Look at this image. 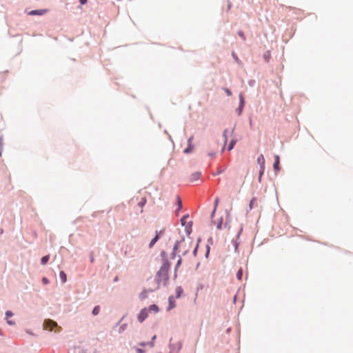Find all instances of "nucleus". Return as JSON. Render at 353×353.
Segmentation results:
<instances>
[{
  "instance_id": "f257e3e1",
  "label": "nucleus",
  "mask_w": 353,
  "mask_h": 353,
  "mask_svg": "<svg viewBox=\"0 0 353 353\" xmlns=\"http://www.w3.org/2000/svg\"><path fill=\"white\" fill-rule=\"evenodd\" d=\"M243 230V224H241L240 228L239 229V230L236 234L235 239H233L232 240V243L234 246V252L237 253V254L239 253V245L241 243V241L239 239H240L241 235L242 234Z\"/></svg>"
},
{
  "instance_id": "f03ea898",
  "label": "nucleus",
  "mask_w": 353,
  "mask_h": 353,
  "mask_svg": "<svg viewBox=\"0 0 353 353\" xmlns=\"http://www.w3.org/2000/svg\"><path fill=\"white\" fill-rule=\"evenodd\" d=\"M239 105L236 108V112L238 116H241L243 114L245 105V100L242 92H240L239 94Z\"/></svg>"
},
{
  "instance_id": "7ed1b4c3",
  "label": "nucleus",
  "mask_w": 353,
  "mask_h": 353,
  "mask_svg": "<svg viewBox=\"0 0 353 353\" xmlns=\"http://www.w3.org/2000/svg\"><path fill=\"white\" fill-rule=\"evenodd\" d=\"M165 230L162 229L161 230H156L155 235L153 236V238L150 240L148 248H152L155 243L161 239V236L164 234Z\"/></svg>"
},
{
  "instance_id": "20e7f679",
  "label": "nucleus",
  "mask_w": 353,
  "mask_h": 353,
  "mask_svg": "<svg viewBox=\"0 0 353 353\" xmlns=\"http://www.w3.org/2000/svg\"><path fill=\"white\" fill-rule=\"evenodd\" d=\"M280 161H281V159H280L279 155L275 154L274 156V163H273V165H272L275 176H276L281 170V167L280 165Z\"/></svg>"
},
{
  "instance_id": "39448f33",
  "label": "nucleus",
  "mask_w": 353,
  "mask_h": 353,
  "mask_svg": "<svg viewBox=\"0 0 353 353\" xmlns=\"http://www.w3.org/2000/svg\"><path fill=\"white\" fill-rule=\"evenodd\" d=\"M160 257L162 266H172L171 261L168 258V253L165 250H161L160 252Z\"/></svg>"
},
{
  "instance_id": "423d86ee",
  "label": "nucleus",
  "mask_w": 353,
  "mask_h": 353,
  "mask_svg": "<svg viewBox=\"0 0 353 353\" xmlns=\"http://www.w3.org/2000/svg\"><path fill=\"white\" fill-rule=\"evenodd\" d=\"M48 9H36V10H32L30 11H28L27 10H25L26 14L29 16H42L47 12H48Z\"/></svg>"
},
{
  "instance_id": "0eeeda50",
  "label": "nucleus",
  "mask_w": 353,
  "mask_h": 353,
  "mask_svg": "<svg viewBox=\"0 0 353 353\" xmlns=\"http://www.w3.org/2000/svg\"><path fill=\"white\" fill-rule=\"evenodd\" d=\"M148 315H149V313H148V310H146V307H143L140 310V312L137 314V321L140 323H142L143 322H144L145 321V319L148 318Z\"/></svg>"
},
{
  "instance_id": "6e6552de",
  "label": "nucleus",
  "mask_w": 353,
  "mask_h": 353,
  "mask_svg": "<svg viewBox=\"0 0 353 353\" xmlns=\"http://www.w3.org/2000/svg\"><path fill=\"white\" fill-rule=\"evenodd\" d=\"M170 269H171V267L161 265L159 270L156 272V274L154 275L155 278L163 279V276L165 274V270L170 271Z\"/></svg>"
},
{
  "instance_id": "1a4fd4ad",
  "label": "nucleus",
  "mask_w": 353,
  "mask_h": 353,
  "mask_svg": "<svg viewBox=\"0 0 353 353\" xmlns=\"http://www.w3.org/2000/svg\"><path fill=\"white\" fill-rule=\"evenodd\" d=\"M176 208L174 210V214L176 216H179L182 208H183V203L181 197L177 195L176 197Z\"/></svg>"
},
{
  "instance_id": "9d476101",
  "label": "nucleus",
  "mask_w": 353,
  "mask_h": 353,
  "mask_svg": "<svg viewBox=\"0 0 353 353\" xmlns=\"http://www.w3.org/2000/svg\"><path fill=\"white\" fill-rule=\"evenodd\" d=\"M168 305L166 307L167 311H170L171 310L175 308L176 306V301L174 300V296L173 295L169 296L168 299Z\"/></svg>"
},
{
  "instance_id": "9b49d317",
  "label": "nucleus",
  "mask_w": 353,
  "mask_h": 353,
  "mask_svg": "<svg viewBox=\"0 0 353 353\" xmlns=\"http://www.w3.org/2000/svg\"><path fill=\"white\" fill-rule=\"evenodd\" d=\"M192 225H193V221H190L187 224L183 225V227H185V232L188 236V238L192 239L190 237V234L192 232Z\"/></svg>"
},
{
  "instance_id": "f8f14e48",
  "label": "nucleus",
  "mask_w": 353,
  "mask_h": 353,
  "mask_svg": "<svg viewBox=\"0 0 353 353\" xmlns=\"http://www.w3.org/2000/svg\"><path fill=\"white\" fill-rule=\"evenodd\" d=\"M146 310L149 312H153L154 314L158 313L160 311V308L158 305L153 303L146 307Z\"/></svg>"
},
{
  "instance_id": "ddd939ff",
  "label": "nucleus",
  "mask_w": 353,
  "mask_h": 353,
  "mask_svg": "<svg viewBox=\"0 0 353 353\" xmlns=\"http://www.w3.org/2000/svg\"><path fill=\"white\" fill-rule=\"evenodd\" d=\"M155 290H152L151 288L150 289H145L144 288L143 290V291L139 294V298L141 299V300H143V299H145L147 297H148V292H154Z\"/></svg>"
},
{
  "instance_id": "4468645a",
  "label": "nucleus",
  "mask_w": 353,
  "mask_h": 353,
  "mask_svg": "<svg viewBox=\"0 0 353 353\" xmlns=\"http://www.w3.org/2000/svg\"><path fill=\"white\" fill-rule=\"evenodd\" d=\"M170 271H166L165 270V275L163 276V287L164 288H166L169 285V281H170Z\"/></svg>"
},
{
  "instance_id": "2eb2a0df",
  "label": "nucleus",
  "mask_w": 353,
  "mask_h": 353,
  "mask_svg": "<svg viewBox=\"0 0 353 353\" xmlns=\"http://www.w3.org/2000/svg\"><path fill=\"white\" fill-rule=\"evenodd\" d=\"M201 176V172L199 171L194 172L190 176V181L194 182L198 181Z\"/></svg>"
},
{
  "instance_id": "dca6fc26",
  "label": "nucleus",
  "mask_w": 353,
  "mask_h": 353,
  "mask_svg": "<svg viewBox=\"0 0 353 353\" xmlns=\"http://www.w3.org/2000/svg\"><path fill=\"white\" fill-rule=\"evenodd\" d=\"M183 288L181 285L177 286L175 289V298L180 299L183 295Z\"/></svg>"
},
{
  "instance_id": "f3484780",
  "label": "nucleus",
  "mask_w": 353,
  "mask_h": 353,
  "mask_svg": "<svg viewBox=\"0 0 353 353\" xmlns=\"http://www.w3.org/2000/svg\"><path fill=\"white\" fill-rule=\"evenodd\" d=\"M194 148V144H187V147L183 150V152L185 154H188L192 152Z\"/></svg>"
},
{
  "instance_id": "a211bd4d",
  "label": "nucleus",
  "mask_w": 353,
  "mask_h": 353,
  "mask_svg": "<svg viewBox=\"0 0 353 353\" xmlns=\"http://www.w3.org/2000/svg\"><path fill=\"white\" fill-rule=\"evenodd\" d=\"M59 279L61 283H65L67 281V274L63 271L61 270L59 272Z\"/></svg>"
},
{
  "instance_id": "6ab92c4d",
  "label": "nucleus",
  "mask_w": 353,
  "mask_h": 353,
  "mask_svg": "<svg viewBox=\"0 0 353 353\" xmlns=\"http://www.w3.org/2000/svg\"><path fill=\"white\" fill-rule=\"evenodd\" d=\"M236 142H237V140H236V139H232L230 141V142H229V143H228V146H227V150H228V151H231V150L234 148V146H235V145H236Z\"/></svg>"
},
{
  "instance_id": "aec40b11",
  "label": "nucleus",
  "mask_w": 353,
  "mask_h": 353,
  "mask_svg": "<svg viewBox=\"0 0 353 353\" xmlns=\"http://www.w3.org/2000/svg\"><path fill=\"white\" fill-rule=\"evenodd\" d=\"M257 163L259 165V167H261L263 165L265 166V160L264 156L261 154L257 157Z\"/></svg>"
},
{
  "instance_id": "412c9836",
  "label": "nucleus",
  "mask_w": 353,
  "mask_h": 353,
  "mask_svg": "<svg viewBox=\"0 0 353 353\" xmlns=\"http://www.w3.org/2000/svg\"><path fill=\"white\" fill-rule=\"evenodd\" d=\"M50 258V254H46V255L43 256L41 258V261H40L41 265H46L48 263Z\"/></svg>"
},
{
  "instance_id": "4be33fe9",
  "label": "nucleus",
  "mask_w": 353,
  "mask_h": 353,
  "mask_svg": "<svg viewBox=\"0 0 353 353\" xmlns=\"http://www.w3.org/2000/svg\"><path fill=\"white\" fill-rule=\"evenodd\" d=\"M189 216H190L189 214H183L181 217L180 223H181V226H183L188 223V221H187V219L189 218Z\"/></svg>"
},
{
  "instance_id": "5701e85b",
  "label": "nucleus",
  "mask_w": 353,
  "mask_h": 353,
  "mask_svg": "<svg viewBox=\"0 0 353 353\" xmlns=\"http://www.w3.org/2000/svg\"><path fill=\"white\" fill-rule=\"evenodd\" d=\"M182 263H183L182 256L178 255V259H177L176 263L174 265V270H179V268L182 265Z\"/></svg>"
},
{
  "instance_id": "b1692460",
  "label": "nucleus",
  "mask_w": 353,
  "mask_h": 353,
  "mask_svg": "<svg viewBox=\"0 0 353 353\" xmlns=\"http://www.w3.org/2000/svg\"><path fill=\"white\" fill-rule=\"evenodd\" d=\"M263 60L266 63H269L270 59L271 58V52H270V50H267L266 52H265L263 53Z\"/></svg>"
},
{
  "instance_id": "393cba45",
  "label": "nucleus",
  "mask_w": 353,
  "mask_h": 353,
  "mask_svg": "<svg viewBox=\"0 0 353 353\" xmlns=\"http://www.w3.org/2000/svg\"><path fill=\"white\" fill-rule=\"evenodd\" d=\"M154 282L157 283V286L154 289L156 290H157L158 289H159L161 286L163 287V280L161 279H156L154 277Z\"/></svg>"
},
{
  "instance_id": "a878e982",
  "label": "nucleus",
  "mask_w": 353,
  "mask_h": 353,
  "mask_svg": "<svg viewBox=\"0 0 353 353\" xmlns=\"http://www.w3.org/2000/svg\"><path fill=\"white\" fill-rule=\"evenodd\" d=\"M100 310H101V307H100V305H95V306L93 307L92 310V314L93 316H97V315H98V314H99Z\"/></svg>"
},
{
  "instance_id": "bb28decb",
  "label": "nucleus",
  "mask_w": 353,
  "mask_h": 353,
  "mask_svg": "<svg viewBox=\"0 0 353 353\" xmlns=\"http://www.w3.org/2000/svg\"><path fill=\"white\" fill-rule=\"evenodd\" d=\"M157 339V335L154 334L152 336L150 341H147V344L150 347H153L154 346L155 340Z\"/></svg>"
},
{
  "instance_id": "cd10ccee",
  "label": "nucleus",
  "mask_w": 353,
  "mask_h": 353,
  "mask_svg": "<svg viewBox=\"0 0 353 353\" xmlns=\"http://www.w3.org/2000/svg\"><path fill=\"white\" fill-rule=\"evenodd\" d=\"M127 327H128V323H126L121 324L120 327H119L118 332L119 334L123 333L126 330Z\"/></svg>"
},
{
  "instance_id": "c85d7f7f",
  "label": "nucleus",
  "mask_w": 353,
  "mask_h": 353,
  "mask_svg": "<svg viewBox=\"0 0 353 353\" xmlns=\"http://www.w3.org/2000/svg\"><path fill=\"white\" fill-rule=\"evenodd\" d=\"M232 58L234 59V60L235 61V62L238 64H240L241 63V60L239 59L237 54L234 52V51H232V54H231Z\"/></svg>"
},
{
  "instance_id": "c756f323",
  "label": "nucleus",
  "mask_w": 353,
  "mask_h": 353,
  "mask_svg": "<svg viewBox=\"0 0 353 353\" xmlns=\"http://www.w3.org/2000/svg\"><path fill=\"white\" fill-rule=\"evenodd\" d=\"M223 216L220 217L216 223V229L221 230L223 228Z\"/></svg>"
},
{
  "instance_id": "7c9ffc66",
  "label": "nucleus",
  "mask_w": 353,
  "mask_h": 353,
  "mask_svg": "<svg viewBox=\"0 0 353 353\" xmlns=\"http://www.w3.org/2000/svg\"><path fill=\"white\" fill-rule=\"evenodd\" d=\"M256 201V198L255 197H252L251 199V200L249 202V204H248V209L247 210V211H250L253 209L254 208V201Z\"/></svg>"
},
{
  "instance_id": "2f4dec72",
  "label": "nucleus",
  "mask_w": 353,
  "mask_h": 353,
  "mask_svg": "<svg viewBox=\"0 0 353 353\" xmlns=\"http://www.w3.org/2000/svg\"><path fill=\"white\" fill-rule=\"evenodd\" d=\"M243 269L241 268L236 274V277L238 280L241 281L243 278Z\"/></svg>"
},
{
  "instance_id": "473e14b6",
  "label": "nucleus",
  "mask_w": 353,
  "mask_h": 353,
  "mask_svg": "<svg viewBox=\"0 0 353 353\" xmlns=\"http://www.w3.org/2000/svg\"><path fill=\"white\" fill-rule=\"evenodd\" d=\"M147 203V199L145 197L141 198V201L138 203V205L141 208H143L145 205Z\"/></svg>"
},
{
  "instance_id": "72a5a7b5",
  "label": "nucleus",
  "mask_w": 353,
  "mask_h": 353,
  "mask_svg": "<svg viewBox=\"0 0 353 353\" xmlns=\"http://www.w3.org/2000/svg\"><path fill=\"white\" fill-rule=\"evenodd\" d=\"M180 245H180V242L176 241L174 244V245H173V247H172V250L174 252H178L179 250Z\"/></svg>"
},
{
  "instance_id": "f704fd0d",
  "label": "nucleus",
  "mask_w": 353,
  "mask_h": 353,
  "mask_svg": "<svg viewBox=\"0 0 353 353\" xmlns=\"http://www.w3.org/2000/svg\"><path fill=\"white\" fill-rule=\"evenodd\" d=\"M223 141H224V143L225 144L228 141V129H225L223 132Z\"/></svg>"
},
{
  "instance_id": "c9c22d12",
  "label": "nucleus",
  "mask_w": 353,
  "mask_h": 353,
  "mask_svg": "<svg viewBox=\"0 0 353 353\" xmlns=\"http://www.w3.org/2000/svg\"><path fill=\"white\" fill-rule=\"evenodd\" d=\"M5 315H6V320H8L10 318H11L12 316H13L14 313L11 310H6L5 312Z\"/></svg>"
},
{
  "instance_id": "e433bc0d",
  "label": "nucleus",
  "mask_w": 353,
  "mask_h": 353,
  "mask_svg": "<svg viewBox=\"0 0 353 353\" xmlns=\"http://www.w3.org/2000/svg\"><path fill=\"white\" fill-rule=\"evenodd\" d=\"M132 349L136 351L137 353H145V350L143 348L138 347L135 345L132 347Z\"/></svg>"
},
{
  "instance_id": "4c0bfd02",
  "label": "nucleus",
  "mask_w": 353,
  "mask_h": 353,
  "mask_svg": "<svg viewBox=\"0 0 353 353\" xmlns=\"http://www.w3.org/2000/svg\"><path fill=\"white\" fill-rule=\"evenodd\" d=\"M172 340V339L171 338L170 340L168 347H169L170 352L173 353L175 351V344L171 343Z\"/></svg>"
},
{
  "instance_id": "58836bf2",
  "label": "nucleus",
  "mask_w": 353,
  "mask_h": 353,
  "mask_svg": "<svg viewBox=\"0 0 353 353\" xmlns=\"http://www.w3.org/2000/svg\"><path fill=\"white\" fill-rule=\"evenodd\" d=\"M199 246L198 245V243H196L194 248L192 250V255L196 257L198 254Z\"/></svg>"
},
{
  "instance_id": "ea45409f",
  "label": "nucleus",
  "mask_w": 353,
  "mask_h": 353,
  "mask_svg": "<svg viewBox=\"0 0 353 353\" xmlns=\"http://www.w3.org/2000/svg\"><path fill=\"white\" fill-rule=\"evenodd\" d=\"M225 171V169L219 168L215 172H213L212 174L214 176H218L222 174Z\"/></svg>"
},
{
  "instance_id": "a19ab883",
  "label": "nucleus",
  "mask_w": 353,
  "mask_h": 353,
  "mask_svg": "<svg viewBox=\"0 0 353 353\" xmlns=\"http://www.w3.org/2000/svg\"><path fill=\"white\" fill-rule=\"evenodd\" d=\"M178 255L179 254H177V252H174L172 250L171 253L170 254V259L174 260L176 257L178 258Z\"/></svg>"
},
{
  "instance_id": "79ce46f5",
  "label": "nucleus",
  "mask_w": 353,
  "mask_h": 353,
  "mask_svg": "<svg viewBox=\"0 0 353 353\" xmlns=\"http://www.w3.org/2000/svg\"><path fill=\"white\" fill-rule=\"evenodd\" d=\"M237 34L243 40L245 41L246 39L245 38V33L243 30H239L238 32H237Z\"/></svg>"
},
{
  "instance_id": "37998d69",
  "label": "nucleus",
  "mask_w": 353,
  "mask_h": 353,
  "mask_svg": "<svg viewBox=\"0 0 353 353\" xmlns=\"http://www.w3.org/2000/svg\"><path fill=\"white\" fill-rule=\"evenodd\" d=\"M222 90H224V92H225V94H226V95L228 97L232 96V91H231V90L230 88H223Z\"/></svg>"
},
{
  "instance_id": "c03bdc74",
  "label": "nucleus",
  "mask_w": 353,
  "mask_h": 353,
  "mask_svg": "<svg viewBox=\"0 0 353 353\" xmlns=\"http://www.w3.org/2000/svg\"><path fill=\"white\" fill-rule=\"evenodd\" d=\"M219 201H220V199L218 196H216L215 199H214V208H215V209H217V207H218V205L219 203Z\"/></svg>"
},
{
  "instance_id": "a18cd8bd",
  "label": "nucleus",
  "mask_w": 353,
  "mask_h": 353,
  "mask_svg": "<svg viewBox=\"0 0 353 353\" xmlns=\"http://www.w3.org/2000/svg\"><path fill=\"white\" fill-rule=\"evenodd\" d=\"M41 282L43 285H48L50 283V280L47 277L43 276L41 279Z\"/></svg>"
},
{
  "instance_id": "49530a36",
  "label": "nucleus",
  "mask_w": 353,
  "mask_h": 353,
  "mask_svg": "<svg viewBox=\"0 0 353 353\" xmlns=\"http://www.w3.org/2000/svg\"><path fill=\"white\" fill-rule=\"evenodd\" d=\"M214 243V240H213V238L212 236H210L208 240H207V243L206 245H212Z\"/></svg>"
},
{
  "instance_id": "de8ad7c7",
  "label": "nucleus",
  "mask_w": 353,
  "mask_h": 353,
  "mask_svg": "<svg viewBox=\"0 0 353 353\" xmlns=\"http://www.w3.org/2000/svg\"><path fill=\"white\" fill-rule=\"evenodd\" d=\"M265 166H263V165L261 167H260L259 174L263 176V174L265 173Z\"/></svg>"
},
{
  "instance_id": "09e8293b",
  "label": "nucleus",
  "mask_w": 353,
  "mask_h": 353,
  "mask_svg": "<svg viewBox=\"0 0 353 353\" xmlns=\"http://www.w3.org/2000/svg\"><path fill=\"white\" fill-rule=\"evenodd\" d=\"M2 140H3V136H1L0 137V157H1L2 152H3V143H2Z\"/></svg>"
},
{
  "instance_id": "8fccbe9b",
  "label": "nucleus",
  "mask_w": 353,
  "mask_h": 353,
  "mask_svg": "<svg viewBox=\"0 0 353 353\" xmlns=\"http://www.w3.org/2000/svg\"><path fill=\"white\" fill-rule=\"evenodd\" d=\"M255 83H256V81L254 79H250L248 81V85L250 86V87H254L255 85Z\"/></svg>"
},
{
  "instance_id": "3c124183",
  "label": "nucleus",
  "mask_w": 353,
  "mask_h": 353,
  "mask_svg": "<svg viewBox=\"0 0 353 353\" xmlns=\"http://www.w3.org/2000/svg\"><path fill=\"white\" fill-rule=\"evenodd\" d=\"M6 323L9 325H14L16 324V322L14 321V320H11V319H8V320H6Z\"/></svg>"
},
{
  "instance_id": "603ef678",
  "label": "nucleus",
  "mask_w": 353,
  "mask_h": 353,
  "mask_svg": "<svg viewBox=\"0 0 353 353\" xmlns=\"http://www.w3.org/2000/svg\"><path fill=\"white\" fill-rule=\"evenodd\" d=\"M178 277V270H174L172 279L175 281Z\"/></svg>"
},
{
  "instance_id": "864d4df0",
  "label": "nucleus",
  "mask_w": 353,
  "mask_h": 353,
  "mask_svg": "<svg viewBox=\"0 0 353 353\" xmlns=\"http://www.w3.org/2000/svg\"><path fill=\"white\" fill-rule=\"evenodd\" d=\"M203 288V285L201 283H198L197 284V287H196V291H199L200 290H202Z\"/></svg>"
},
{
  "instance_id": "5fc2aeb1",
  "label": "nucleus",
  "mask_w": 353,
  "mask_h": 353,
  "mask_svg": "<svg viewBox=\"0 0 353 353\" xmlns=\"http://www.w3.org/2000/svg\"><path fill=\"white\" fill-rule=\"evenodd\" d=\"M232 221L230 214H226L225 216V221L228 223H230Z\"/></svg>"
},
{
  "instance_id": "6e6d98bb",
  "label": "nucleus",
  "mask_w": 353,
  "mask_h": 353,
  "mask_svg": "<svg viewBox=\"0 0 353 353\" xmlns=\"http://www.w3.org/2000/svg\"><path fill=\"white\" fill-rule=\"evenodd\" d=\"M139 345L142 347H145V346L148 345V344H147V342H145V341H141V342L139 343Z\"/></svg>"
},
{
  "instance_id": "4d7b16f0",
  "label": "nucleus",
  "mask_w": 353,
  "mask_h": 353,
  "mask_svg": "<svg viewBox=\"0 0 353 353\" xmlns=\"http://www.w3.org/2000/svg\"><path fill=\"white\" fill-rule=\"evenodd\" d=\"M193 139H194V137L193 136L190 137L188 139V141H187L188 143H187L188 144H193V143H192Z\"/></svg>"
},
{
  "instance_id": "13d9d810",
  "label": "nucleus",
  "mask_w": 353,
  "mask_h": 353,
  "mask_svg": "<svg viewBox=\"0 0 353 353\" xmlns=\"http://www.w3.org/2000/svg\"><path fill=\"white\" fill-rule=\"evenodd\" d=\"M216 211V209L213 208V210H212L211 214H210V218L211 219L214 217Z\"/></svg>"
},
{
  "instance_id": "bf43d9fd",
  "label": "nucleus",
  "mask_w": 353,
  "mask_h": 353,
  "mask_svg": "<svg viewBox=\"0 0 353 353\" xmlns=\"http://www.w3.org/2000/svg\"><path fill=\"white\" fill-rule=\"evenodd\" d=\"M90 261L92 263H94V256H93V252H91V253L90 254Z\"/></svg>"
},
{
  "instance_id": "052dcab7",
  "label": "nucleus",
  "mask_w": 353,
  "mask_h": 353,
  "mask_svg": "<svg viewBox=\"0 0 353 353\" xmlns=\"http://www.w3.org/2000/svg\"><path fill=\"white\" fill-rule=\"evenodd\" d=\"M189 248H187L185 250H184V251L183 252L181 256H185L188 254V253L189 252Z\"/></svg>"
},
{
  "instance_id": "680f3d73",
  "label": "nucleus",
  "mask_w": 353,
  "mask_h": 353,
  "mask_svg": "<svg viewBox=\"0 0 353 353\" xmlns=\"http://www.w3.org/2000/svg\"><path fill=\"white\" fill-rule=\"evenodd\" d=\"M79 2L81 5L83 6L87 4L88 0H79Z\"/></svg>"
},
{
  "instance_id": "e2e57ef3",
  "label": "nucleus",
  "mask_w": 353,
  "mask_h": 353,
  "mask_svg": "<svg viewBox=\"0 0 353 353\" xmlns=\"http://www.w3.org/2000/svg\"><path fill=\"white\" fill-rule=\"evenodd\" d=\"M216 152H208V155L209 157H215V156H216Z\"/></svg>"
},
{
  "instance_id": "0e129e2a",
  "label": "nucleus",
  "mask_w": 353,
  "mask_h": 353,
  "mask_svg": "<svg viewBox=\"0 0 353 353\" xmlns=\"http://www.w3.org/2000/svg\"><path fill=\"white\" fill-rule=\"evenodd\" d=\"M5 79V76L3 74L0 73V83H2Z\"/></svg>"
},
{
  "instance_id": "69168bd1",
  "label": "nucleus",
  "mask_w": 353,
  "mask_h": 353,
  "mask_svg": "<svg viewBox=\"0 0 353 353\" xmlns=\"http://www.w3.org/2000/svg\"><path fill=\"white\" fill-rule=\"evenodd\" d=\"M185 241V236H182L181 239L180 240H177L176 241L180 242V245Z\"/></svg>"
},
{
  "instance_id": "338daca9",
  "label": "nucleus",
  "mask_w": 353,
  "mask_h": 353,
  "mask_svg": "<svg viewBox=\"0 0 353 353\" xmlns=\"http://www.w3.org/2000/svg\"><path fill=\"white\" fill-rule=\"evenodd\" d=\"M210 253V252L205 251V259H208L209 258Z\"/></svg>"
},
{
  "instance_id": "774afa93",
  "label": "nucleus",
  "mask_w": 353,
  "mask_h": 353,
  "mask_svg": "<svg viewBox=\"0 0 353 353\" xmlns=\"http://www.w3.org/2000/svg\"><path fill=\"white\" fill-rule=\"evenodd\" d=\"M201 242V236H199L196 239V243H198V245L199 246V244Z\"/></svg>"
}]
</instances>
